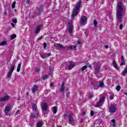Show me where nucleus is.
Wrapping results in <instances>:
<instances>
[{"instance_id":"16","label":"nucleus","mask_w":127,"mask_h":127,"mask_svg":"<svg viewBox=\"0 0 127 127\" xmlns=\"http://www.w3.org/2000/svg\"><path fill=\"white\" fill-rule=\"evenodd\" d=\"M59 90L60 92H63V91L65 90V83L64 82L62 83L61 87Z\"/></svg>"},{"instance_id":"53","label":"nucleus","mask_w":127,"mask_h":127,"mask_svg":"<svg viewBox=\"0 0 127 127\" xmlns=\"http://www.w3.org/2000/svg\"><path fill=\"white\" fill-rule=\"evenodd\" d=\"M19 114V110H18L16 112V115H18Z\"/></svg>"},{"instance_id":"23","label":"nucleus","mask_w":127,"mask_h":127,"mask_svg":"<svg viewBox=\"0 0 127 127\" xmlns=\"http://www.w3.org/2000/svg\"><path fill=\"white\" fill-rule=\"evenodd\" d=\"M76 47L73 45H70L67 47V49H76Z\"/></svg>"},{"instance_id":"56","label":"nucleus","mask_w":127,"mask_h":127,"mask_svg":"<svg viewBox=\"0 0 127 127\" xmlns=\"http://www.w3.org/2000/svg\"><path fill=\"white\" fill-rule=\"evenodd\" d=\"M77 44H81V41H80L79 40L77 41Z\"/></svg>"},{"instance_id":"49","label":"nucleus","mask_w":127,"mask_h":127,"mask_svg":"<svg viewBox=\"0 0 127 127\" xmlns=\"http://www.w3.org/2000/svg\"><path fill=\"white\" fill-rule=\"evenodd\" d=\"M121 61H125L124 58V56H122L121 57Z\"/></svg>"},{"instance_id":"46","label":"nucleus","mask_w":127,"mask_h":127,"mask_svg":"<svg viewBox=\"0 0 127 127\" xmlns=\"http://www.w3.org/2000/svg\"><path fill=\"white\" fill-rule=\"evenodd\" d=\"M46 56H47V58L49 57V56H51V54H50V53H47V54L46 55Z\"/></svg>"},{"instance_id":"63","label":"nucleus","mask_w":127,"mask_h":127,"mask_svg":"<svg viewBox=\"0 0 127 127\" xmlns=\"http://www.w3.org/2000/svg\"><path fill=\"white\" fill-rule=\"evenodd\" d=\"M88 64H89V63H87V65H88Z\"/></svg>"},{"instance_id":"24","label":"nucleus","mask_w":127,"mask_h":127,"mask_svg":"<svg viewBox=\"0 0 127 127\" xmlns=\"http://www.w3.org/2000/svg\"><path fill=\"white\" fill-rule=\"evenodd\" d=\"M104 86H105V85L104 84V83H103L102 82H99L98 88H103Z\"/></svg>"},{"instance_id":"52","label":"nucleus","mask_w":127,"mask_h":127,"mask_svg":"<svg viewBox=\"0 0 127 127\" xmlns=\"http://www.w3.org/2000/svg\"><path fill=\"white\" fill-rule=\"evenodd\" d=\"M11 26H12V27H14V26H15V25L14 24H13V23H11Z\"/></svg>"},{"instance_id":"36","label":"nucleus","mask_w":127,"mask_h":127,"mask_svg":"<svg viewBox=\"0 0 127 127\" xmlns=\"http://www.w3.org/2000/svg\"><path fill=\"white\" fill-rule=\"evenodd\" d=\"M116 90H117V91H118L119 92V91H120L121 90V86L118 85L116 87Z\"/></svg>"},{"instance_id":"6","label":"nucleus","mask_w":127,"mask_h":127,"mask_svg":"<svg viewBox=\"0 0 127 127\" xmlns=\"http://www.w3.org/2000/svg\"><path fill=\"white\" fill-rule=\"evenodd\" d=\"M9 111H10V105L8 104L5 107L4 113H5L6 115H7Z\"/></svg>"},{"instance_id":"45","label":"nucleus","mask_w":127,"mask_h":127,"mask_svg":"<svg viewBox=\"0 0 127 127\" xmlns=\"http://www.w3.org/2000/svg\"><path fill=\"white\" fill-rule=\"evenodd\" d=\"M90 116L91 117H93V116H94V111L92 110H91L90 112Z\"/></svg>"},{"instance_id":"64","label":"nucleus","mask_w":127,"mask_h":127,"mask_svg":"<svg viewBox=\"0 0 127 127\" xmlns=\"http://www.w3.org/2000/svg\"><path fill=\"white\" fill-rule=\"evenodd\" d=\"M87 1L89 0H86Z\"/></svg>"},{"instance_id":"29","label":"nucleus","mask_w":127,"mask_h":127,"mask_svg":"<svg viewBox=\"0 0 127 127\" xmlns=\"http://www.w3.org/2000/svg\"><path fill=\"white\" fill-rule=\"evenodd\" d=\"M87 68H88V66L84 65L82 67L81 71H84V70H86V69H87Z\"/></svg>"},{"instance_id":"33","label":"nucleus","mask_w":127,"mask_h":127,"mask_svg":"<svg viewBox=\"0 0 127 127\" xmlns=\"http://www.w3.org/2000/svg\"><path fill=\"white\" fill-rule=\"evenodd\" d=\"M124 65H126V63L125 62V61H121L120 66H124Z\"/></svg>"},{"instance_id":"22","label":"nucleus","mask_w":127,"mask_h":127,"mask_svg":"<svg viewBox=\"0 0 127 127\" xmlns=\"http://www.w3.org/2000/svg\"><path fill=\"white\" fill-rule=\"evenodd\" d=\"M103 103H102L101 102H100V101H99L96 105V108H100V107H101V106H102Z\"/></svg>"},{"instance_id":"54","label":"nucleus","mask_w":127,"mask_h":127,"mask_svg":"<svg viewBox=\"0 0 127 127\" xmlns=\"http://www.w3.org/2000/svg\"><path fill=\"white\" fill-rule=\"evenodd\" d=\"M30 3V0H27V3L28 4H29Z\"/></svg>"},{"instance_id":"60","label":"nucleus","mask_w":127,"mask_h":127,"mask_svg":"<svg viewBox=\"0 0 127 127\" xmlns=\"http://www.w3.org/2000/svg\"><path fill=\"white\" fill-rule=\"evenodd\" d=\"M88 67H89V68H91V64L88 65Z\"/></svg>"},{"instance_id":"32","label":"nucleus","mask_w":127,"mask_h":127,"mask_svg":"<svg viewBox=\"0 0 127 127\" xmlns=\"http://www.w3.org/2000/svg\"><path fill=\"white\" fill-rule=\"evenodd\" d=\"M15 3H16V2L14 1L12 4V8H14V7H15Z\"/></svg>"},{"instance_id":"27","label":"nucleus","mask_w":127,"mask_h":127,"mask_svg":"<svg viewBox=\"0 0 127 127\" xmlns=\"http://www.w3.org/2000/svg\"><path fill=\"white\" fill-rule=\"evenodd\" d=\"M91 85H92L93 88L94 89V90H98V87L96 86V84H94V83L91 82Z\"/></svg>"},{"instance_id":"31","label":"nucleus","mask_w":127,"mask_h":127,"mask_svg":"<svg viewBox=\"0 0 127 127\" xmlns=\"http://www.w3.org/2000/svg\"><path fill=\"white\" fill-rule=\"evenodd\" d=\"M99 102L102 104V102H105V97H102L100 100Z\"/></svg>"},{"instance_id":"44","label":"nucleus","mask_w":127,"mask_h":127,"mask_svg":"<svg viewBox=\"0 0 127 127\" xmlns=\"http://www.w3.org/2000/svg\"><path fill=\"white\" fill-rule=\"evenodd\" d=\"M35 70L36 71V72H39V71H40V68L38 67H36L35 69Z\"/></svg>"},{"instance_id":"11","label":"nucleus","mask_w":127,"mask_h":127,"mask_svg":"<svg viewBox=\"0 0 127 127\" xmlns=\"http://www.w3.org/2000/svg\"><path fill=\"white\" fill-rule=\"evenodd\" d=\"M109 111L111 113H115L116 112V107H115V106L114 105H111L110 107H109Z\"/></svg>"},{"instance_id":"5","label":"nucleus","mask_w":127,"mask_h":127,"mask_svg":"<svg viewBox=\"0 0 127 127\" xmlns=\"http://www.w3.org/2000/svg\"><path fill=\"white\" fill-rule=\"evenodd\" d=\"M69 26H68V32L70 34H72V33L73 32V30L74 29V27L72 25V23H68Z\"/></svg>"},{"instance_id":"3","label":"nucleus","mask_w":127,"mask_h":127,"mask_svg":"<svg viewBox=\"0 0 127 127\" xmlns=\"http://www.w3.org/2000/svg\"><path fill=\"white\" fill-rule=\"evenodd\" d=\"M10 99V96L6 94L4 97H0V102H6V101H8Z\"/></svg>"},{"instance_id":"43","label":"nucleus","mask_w":127,"mask_h":127,"mask_svg":"<svg viewBox=\"0 0 127 127\" xmlns=\"http://www.w3.org/2000/svg\"><path fill=\"white\" fill-rule=\"evenodd\" d=\"M46 79H48V75H46L43 77V80H46Z\"/></svg>"},{"instance_id":"19","label":"nucleus","mask_w":127,"mask_h":127,"mask_svg":"<svg viewBox=\"0 0 127 127\" xmlns=\"http://www.w3.org/2000/svg\"><path fill=\"white\" fill-rule=\"evenodd\" d=\"M101 67L99 65H97L95 69V73H99L100 72V69Z\"/></svg>"},{"instance_id":"34","label":"nucleus","mask_w":127,"mask_h":127,"mask_svg":"<svg viewBox=\"0 0 127 127\" xmlns=\"http://www.w3.org/2000/svg\"><path fill=\"white\" fill-rule=\"evenodd\" d=\"M93 23L95 27H97V24H98V22L97 21V20H94Z\"/></svg>"},{"instance_id":"57","label":"nucleus","mask_w":127,"mask_h":127,"mask_svg":"<svg viewBox=\"0 0 127 127\" xmlns=\"http://www.w3.org/2000/svg\"><path fill=\"white\" fill-rule=\"evenodd\" d=\"M82 115H83V116L86 115V112H82Z\"/></svg>"},{"instance_id":"8","label":"nucleus","mask_w":127,"mask_h":127,"mask_svg":"<svg viewBox=\"0 0 127 127\" xmlns=\"http://www.w3.org/2000/svg\"><path fill=\"white\" fill-rule=\"evenodd\" d=\"M87 21V17L86 16H82L80 18V24H84Z\"/></svg>"},{"instance_id":"38","label":"nucleus","mask_w":127,"mask_h":127,"mask_svg":"<svg viewBox=\"0 0 127 127\" xmlns=\"http://www.w3.org/2000/svg\"><path fill=\"white\" fill-rule=\"evenodd\" d=\"M12 21L13 22V23H17V20L16 19H13Z\"/></svg>"},{"instance_id":"47","label":"nucleus","mask_w":127,"mask_h":127,"mask_svg":"<svg viewBox=\"0 0 127 127\" xmlns=\"http://www.w3.org/2000/svg\"><path fill=\"white\" fill-rule=\"evenodd\" d=\"M66 117H67V114H64L63 115V119H66Z\"/></svg>"},{"instance_id":"18","label":"nucleus","mask_w":127,"mask_h":127,"mask_svg":"<svg viewBox=\"0 0 127 127\" xmlns=\"http://www.w3.org/2000/svg\"><path fill=\"white\" fill-rule=\"evenodd\" d=\"M32 109L34 111H35V112H38V109H37V106H36V104L33 103L32 104Z\"/></svg>"},{"instance_id":"10","label":"nucleus","mask_w":127,"mask_h":127,"mask_svg":"<svg viewBox=\"0 0 127 127\" xmlns=\"http://www.w3.org/2000/svg\"><path fill=\"white\" fill-rule=\"evenodd\" d=\"M47 109H48L47 103H44L42 105V111H44V112H46V111H47Z\"/></svg>"},{"instance_id":"50","label":"nucleus","mask_w":127,"mask_h":127,"mask_svg":"<svg viewBox=\"0 0 127 127\" xmlns=\"http://www.w3.org/2000/svg\"><path fill=\"white\" fill-rule=\"evenodd\" d=\"M43 37L41 36L37 39V40H41L42 39Z\"/></svg>"},{"instance_id":"48","label":"nucleus","mask_w":127,"mask_h":127,"mask_svg":"<svg viewBox=\"0 0 127 127\" xmlns=\"http://www.w3.org/2000/svg\"><path fill=\"white\" fill-rule=\"evenodd\" d=\"M123 24H120V27H119L120 29H123Z\"/></svg>"},{"instance_id":"4","label":"nucleus","mask_w":127,"mask_h":127,"mask_svg":"<svg viewBox=\"0 0 127 127\" xmlns=\"http://www.w3.org/2000/svg\"><path fill=\"white\" fill-rule=\"evenodd\" d=\"M68 121L70 125H74V119H73V113H70L68 116Z\"/></svg>"},{"instance_id":"9","label":"nucleus","mask_w":127,"mask_h":127,"mask_svg":"<svg viewBox=\"0 0 127 127\" xmlns=\"http://www.w3.org/2000/svg\"><path fill=\"white\" fill-rule=\"evenodd\" d=\"M75 67V63L73 62H69V65L68 66V69L69 70H71V69H73Z\"/></svg>"},{"instance_id":"26","label":"nucleus","mask_w":127,"mask_h":127,"mask_svg":"<svg viewBox=\"0 0 127 127\" xmlns=\"http://www.w3.org/2000/svg\"><path fill=\"white\" fill-rule=\"evenodd\" d=\"M37 127H42V122H38L37 123Z\"/></svg>"},{"instance_id":"13","label":"nucleus","mask_w":127,"mask_h":127,"mask_svg":"<svg viewBox=\"0 0 127 127\" xmlns=\"http://www.w3.org/2000/svg\"><path fill=\"white\" fill-rule=\"evenodd\" d=\"M37 11H38V15L39 14H40L41 13H42L43 11V7L42 6H41L37 8Z\"/></svg>"},{"instance_id":"2","label":"nucleus","mask_w":127,"mask_h":127,"mask_svg":"<svg viewBox=\"0 0 127 127\" xmlns=\"http://www.w3.org/2000/svg\"><path fill=\"white\" fill-rule=\"evenodd\" d=\"M82 3V1H79L76 3V5L75 6V7L73 9V11L72 12V14L71 15V18L73 19L76 15L79 13V10H80V7H81V4Z\"/></svg>"},{"instance_id":"61","label":"nucleus","mask_w":127,"mask_h":127,"mask_svg":"<svg viewBox=\"0 0 127 127\" xmlns=\"http://www.w3.org/2000/svg\"><path fill=\"white\" fill-rule=\"evenodd\" d=\"M6 13H6V11H4V14H6Z\"/></svg>"},{"instance_id":"59","label":"nucleus","mask_w":127,"mask_h":127,"mask_svg":"<svg viewBox=\"0 0 127 127\" xmlns=\"http://www.w3.org/2000/svg\"><path fill=\"white\" fill-rule=\"evenodd\" d=\"M93 65H94V66H95V65H97V63H94L93 64Z\"/></svg>"},{"instance_id":"51","label":"nucleus","mask_w":127,"mask_h":127,"mask_svg":"<svg viewBox=\"0 0 127 127\" xmlns=\"http://www.w3.org/2000/svg\"><path fill=\"white\" fill-rule=\"evenodd\" d=\"M46 46H47V44H46V43L44 44V49L46 48Z\"/></svg>"},{"instance_id":"42","label":"nucleus","mask_w":127,"mask_h":127,"mask_svg":"<svg viewBox=\"0 0 127 127\" xmlns=\"http://www.w3.org/2000/svg\"><path fill=\"white\" fill-rule=\"evenodd\" d=\"M93 97H94V94L91 93L89 95L88 98H89L90 99H92V98H93Z\"/></svg>"},{"instance_id":"21","label":"nucleus","mask_w":127,"mask_h":127,"mask_svg":"<svg viewBox=\"0 0 127 127\" xmlns=\"http://www.w3.org/2000/svg\"><path fill=\"white\" fill-rule=\"evenodd\" d=\"M53 112L54 115H55L57 113V107L54 106L53 107Z\"/></svg>"},{"instance_id":"30","label":"nucleus","mask_w":127,"mask_h":127,"mask_svg":"<svg viewBox=\"0 0 127 127\" xmlns=\"http://www.w3.org/2000/svg\"><path fill=\"white\" fill-rule=\"evenodd\" d=\"M14 38H16V35L13 34L11 35V39L13 40Z\"/></svg>"},{"instance_id":"20","label":"nucleus","mask_w":127,"mask_h":127,"mask_svg":"<svg viewBox=\"0 0 127 127\" xmlns=\"http://www.w3.org/2000/svg\"><path fill=\"white\" fill-rule=\"evenodd\" d=\"M113 64L114 68L115 69H116V70H119V66H118V65L117 64V63H116V62L113 61Z\"/></svg>"},{"instance_id":"41","label":"nucleus","mask_w":127,"mask_h":127,"mask_svg":"<svg viewBox=\"0 0 127 127\" xmlns=\"http://www.w3.org/2000/svg\"><path fill=\"white\" fill-rule=\"evenodd\" d=\"M6 45V41H3L0 43V45Z\"/></svg>"},{"instance_id":"35","label":"nucleus","mask_w":127,"mask_h":127,"mask_svg":"<svg viewBox=\"0 0 127 127\" xmlns=\"http://www.w3.org/2000/svg\"><path fill=\"white\" fill-rule=\"evenodd\" d=\"M85 34V36L86 37H88V35H89V31L86 30L85 32H84Z\"/></svg>"},{"instance_id":"55","label":"nucleus","mask_w":127,"mask_h":127,"mask_svg":"<svg viewBox=\"0 0 127 127\" xmlns=\"http://www.w3.org/2000/svg\"><path fill=\"white\" fill-rule=\"evenodd\" d=\"M105 47L106 49H108V48H109V46H108V45H105Z\"/></svg>"},{"instance_id":"62","label":"nucleus","mask_w":127,"mask_h":127,"mask_svg":"<svg viewBox=\"0 0 127 127\" xmlns=\"http://www.w3.org/2000/svg\"><path fill=\"white\" fill-rule=\"evenodd\" d=\"M125 95H126V96H127V92H125Z\"/></svg>"},{"instance_id":"15","label":"nucleus","mask_w":127,"mask_h":127,"mask_svg":"<svg viewBox=\"0 0 127 127\" xmlns=\"http://www.w3.org/2000/svg\"><path fill=\"white\" fill-rule=\"evenodd\" d=\"M36 91H38V85H35L32 89V92L33 93H35Z\"/></svg>"},{"instance_id":"14","label":"nucleus","mask_w":127,"mask_h":127,"mask_svg":"<svg viewBox=\"0 0 127 127\" xmlns=\"http://www.w3.org/2000/svg\"><path fill=\"white\" fill-rule=\"evenodd\" d=\"M57 47L59 50H62V49H65V47H63L62 45H60V44H57Z\"/></svg>"},{"instance_id":"58","label":"nucleus","mask_w":127,"mask_h":127,"mask_svg":"<svg viewBox=\"0 0 127 127\" xmlns=\"http://www.w3.org/2000/svg\"><path fill=\"white\" fill-rule=\"evenodd\" d=\"M54 85V84H53V83H51L50 84V86H51V87H53Z\"/></svg>"},{"instance_id":"28","label":"nucleus","mask_w":127,"mask_h":127,"mask_svg":"<svg viewBox=\"0 0 127 127\" xmlns=\"http://www.w3.org/2000/svg\"><path fill=\"white\" fill-rule=\"evenodd\" d=\"M21 66V64H18V67L17 68V72H19L20 71V67Z\"/></svg>"},{"instance_id":"37","label":"nucleus","mask_w":127,"mask_h":127,"mask_svg":"<svg viewBox=\"0 0 127 127\" xmlns=\"http://www.w3.org/2000/svg\"><path fill=\"white\" fill-rule=\"evenodd\" d=\"M112 123L113 124V127H115V123H116V120L115 119L112 120H111Z\"/></svg>"},{"instance_id":"25","label":"nucleus","mask_w":127,"mask_h":127,"mask_svg":"<svg viewBox=\"0 0 127 127\" xmlns=\"http://www.w3.org/2000/svg\"><path fill=\"white\" fill-rule=\"evenodd\" d=\"M127 73V68H125V69L121 73V75L122 76H125V75H126Z\"/></svg>"},{"instance_id":"39","label":"nucleus","mask_w":127,"mask_h":127,"mask_svg":"<svg viewBox=\"0 0 127 127\" xmlns=\"http://www.w3.org/2000/svg\"><path fill=\"white\" fill-rule=\"evenodd\" d=\"M41 57L43 58V59H45L46 58H47V56L46 55L41 56Z\"/></svg>"},{"instance_id":"1","label":"nucleus","mask_w":127,"mask_h":127,"mask_svg":"<svg viewBox=\"0 0 127 127\" xmlns=\"http://www.w3.org/2000/svg\"><path fill=\"white\" fill-rule=\"evenodd\" d=\"M123 4L121 2H118L117 4V19L119 21H122V19H123V15L122 14V12H123Z\"/></svg>"},{"instance_id":"17","label":"nucleus","mask_w":127,"mask_h":127,"mask_svg":"<svg viewBox=\"0 0 127 127\" xmlns=\"http://www.w3.org/2000/svg\"><path fill=\"white\" fill-rule=\"evenodd\" d=\"M31 116L33 119H36V118L38 117V112H36V113L32 114Z\"/></svg>"},{"instance_id":"12","label":"nucleus","mask_w":127,"mask_h":127,"mask_svg":"<svg viewBox=\"0 0 127 127\" xmlns=\"http://www.w3.org/2000/svg\"><path fill=\"white\" fill-rule=\"evenodd\" d=\"M41 29V25H38V26L36 29V30L35 31V33H36V34L39 33Z\"/></svg>"},{"instance_id":"40","label":"nucleus","mask_w":127,"mask_h":127,"mask_svg":"<svg viewBox=\"0 0 127 127\" xmlns=\"http://www.w3.org/2000/svg\"><path fill=\"white\" fill-rule=\"evenodd\" d=\"M114 97H115V96L113 94L111 95L109 97L110 100H114Z\"/></svg>"},{"instance_id":"7","label":"nucleus","mask_w":127,"mask_h":127,"mask_svg":"<svg viewBox=\"0 0 127 127\" xmlns=\"http://www.w3.org/2000/svg\"><path fill=\"white\" fill-rule=\"evenodd\" d=\"M15 66L13 65L11 67L10 71H9L7 75V78H10L11 77V75H12V73H13V70H14Z\"/></svg>"}]
</instances>
